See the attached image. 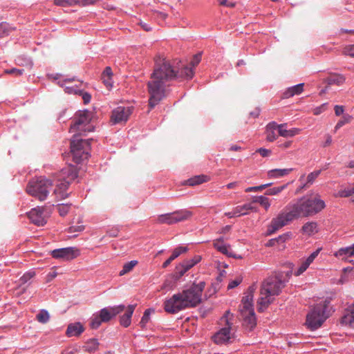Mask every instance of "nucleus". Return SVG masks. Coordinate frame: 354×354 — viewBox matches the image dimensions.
Returning <instances> with one entry per match:
<instances>
[{"mask_svg": "<svg viewBox=\"0 0 354 354\" xmlns=\"http://www.w3.org/2000/svg\"><path fill=\"white\" fill-rule=\"evenodd\" d=\"M326 207L325 202L319 194L306 196L289 203L284 212L274 218L268 227L267 234L271 235L286 225L289 222L301 216L307 217L320 212Z\"/></svg>", "mask_w": 354, "mask_h": 354, "instance_id": "obj_1", "label": "nucleus"}, {"mask_svg": "<svg viewBox=\"0 0 354 354\" xmlns=\"http://www.w3.org/2000/svg\"><path fill=\"white\" fill-rule=\"evenodd\" d=\"M205 283H192L185 288L182 292L174 294L164 303V308L169 313H177L187 308H193L201 302L203 291Z\"/></svg>", "mask_w": 354, "mask_h": 354, "instance_id": "obj_2", "label": "nucleus"}, {"mask_svg": "<svg viewBox=\"0 0 354 354\" xmlns=\"http://www.w3.org/2000/svg\"><path fill=\"white\" fill-rule=\"evenodd\" d=\"M177 73L169 60L156 55V102L165 96L167 82L176 77Z\"/></svg>", "mask_w": 354, "mask_h": 354, "instance_id": "obj_3", "label": "nucleus"}, {"mask_svg": "<svg viewBox=\"0 0 354 354\" xmlns=\"http://www.w3.org/2000/svg\"><path fill=\"white\" fill-rule=\"evenodd\" d=\"M285 282L279 276H272L266 279L262 283L260 297L258 300L259 311H263L281 292Z\"/></svg>", "mask_w": 354, "mask_h": 354, "instance_id": "obj_4", "label": "nucleus"}, {"mask_svg": "<svg viewBox=\"0 0 354 354\" xmlns=\"http://www.w3.org/2000/svg\"><path fill=\"white\" fill-rule=\"evenodd\" d=\"M77 177V170L75 166L68 165L56 174L54 180L56 182V189L54 192L60 195L61 198H65L67 194L65 191L69 185Z\"/></svg>", "mask_w": 354, "mask_h": 354, "instance_id": "obj_5", "label": "nucleus"}, {"mask_svg": "<svg viewBox=\"0 0 354 354\" xmlns=\"http://www.w3.org/2000/svg\"><path fill=\"white\" fill-rule=\"evenodd\" d=\"M234 315L229 310L220 319L219 324L221 326L213 336L212 339L216 344H226L230 343L234 338L232 332Z\"/></svg>", "mask_w": 354, "mask_h": 354, "instance_id": "obj_6", "label": "nucleus"}, {"mask_svg": "<svg viewBox=\"0 0 354 354\" xmlns=\"http://www.w3.org/2000/svg\"><path fill=\"white\" fill-rule=\"evenodd\" d=\"M53 187L50 180L43 177L30 180L26 187V192L32 196L43 201L48 196Z\"/></svg>", "mask_w": 354, "mask_h": 354, "instance_id": "obj_7", "label": "nucleus"}, {"mask_svg": "<svg viewBox=\"0 0 354 354\" xmlns=\"http://www.w3.org/2000/svg\"><path fill=\"white\" fill-rule=\"evenodd\" d=\"M329 301L326 299L319 304H317L307 314L306 325L311 330L319 328L328 317L326 314Z\"/></svg>", "mask_w": 354, "mask_h": 354, "instance_id": "obj_8", "label": "nucleus"}, {"mask_svg": "<svg viewBox=\"0 0 354 354\" xmlns=\"http://www.w3.org/2000/svg\"><path fill=\"white\" fill-rule=\"evenodd\" d=\"M92 113L84 110L75 115L74 123L71 125L70 132L77 135H84L86 133L93 131V126L91 124Z\"/></svg>", "mask_w": 354, "mask_h": 354, "instance_id": "obj_9", "label": "nucleus"}, {"mask_svg": "<svg viewBox=\"0 0 354 354\" xmlns=\"http://www.w3.org/2000/svg\"><path fill=\"white\" fill-rule=\"evenodd\" d=\"M78 136L79 135L75 134L73 140L71 142V152L73 160L77 163L88 158L90 142L92 140L80 139L78 138Z\"/></svg>", "mask_w": 354, "mask_h": 354, "instance_id": "obj_10", "label": "nucleus"}, {"mask_svg": "<svg viewBox=\"0 0 354 354\" xmlns=\"http://www.w3.org/2000/svg\"><path fill=\"white\" fill-rule=\"evenodd\" d=\"M191 216L192 213L187 210H181L173 213L161 214L156 218V224L166 223L168 225H171L187 220Z\"/></svg>", "mask_w": 354, "mask_h": 354, "instance_id": "obj_11", "label": "nucleus"}, {"mask_svg": "<svg viewBox=\"0 0 354 354\" xmlns=\"http://www.w3.org/2000/svg\"><path fill=\"white\" fill-rule=\"evenodd\" d=\"M52 257L62 261H70L80 255V251L74 247L55 249L50 252Z\"/></svg>", "mask_w": 354, "mask_h": 354, "instance_id": "obj_12", "label": "nucleus"}, {"mask_svg": "<svg viewBox=\"0 0 354 354\" xmlns=\"http://www.w3.org/2000/svg\"><path fill=\"white\" fill-rule=\"evenodd\" d=\"M131 107L118 106L112 111L111 122L118 124L127 122L131 114Z\"/></svg>", "mask_w": 354, "mask_h": 354, "instance_id": "obj_13", "label": "nucleus"}, {"mask_svg": "<svg viewBox=\"0 0 354 354\" xmlns=\"http://www.w3.org/2000/svg\"><path fill=\"white\" fill-rule=\"evenodd\" d=\"M44 207H37L32 209L28 216L31 222L37 225L42 226L46 223V218L44 215Z\"/></svg>", "mask_w": 354, "mask_h": 354, "instance_id": "obj_14", "label": "nucleus"}, {"mask_svg": "<svg viewBox=\"0 0 354 354\" xmlns=\"http://www.w3.org/2000/svg\"><path fill=\"white\" fill-rule=\"evenodd\" d=\"M60 86L64 88L66 93L69 94H77L79 93L80 87L82 84V82L72 79H66L62 82H59Z\"/></svg>", "mask_w": 354, "mask_h": 354, "instance_id": "obj_15", "label": "nucleus"}, {"mask_svg": "<svg viewBox=\"0 0 354 354\" xmlns=\"http://www.w3.org/2000/svg\"><path fill=\"white\" fill-rule=\"evenodd\" d=\"M243 320V326L249 330H252L257 325V319L254 310H240Z\"/></svg>", "mask_w": 354, "mask_h": 354, "instance_id": "obj_16", "label": "nucleus"}, {"mask_svg": "<svg viewBox=\"0 0 354 354\" xmlns=\"http://www.w3.org/2000/svg\"><path fill=\"white\" fill-rule=\"evenodd\" d=\"M321 251V248H318L313 252H312L305 260L301 262L300 266L294 271L295 276H299L302 274L309 267V266L313 262L315 259L318 256Z\"/></svg>", "mask_w": 354, "mask_h": 354, "instance_id": "obj_17", "label": "nucleus"}, {"mask_svg": "<svg viewBox=\"0 0 354 354\" xmlns=\"http://www.w3.org/2000/svg\"><path fill=\"white\" fill-rule=\"evenodd\" d=\"M266 140L269 142L274 141L279 133V124L275 122H271L266 125Z\"/></svg>", "mask_w": 354, "mask_h": 354, "instance_id": "obj_18", "label": "nucleus"}, {"mask_svg": "<svg viewBox=\"0 0 354 354\" xmlns=\"http://www.w3.org/2000/svg\"><path fill=\"white\" fill-rule=\"evenodd\" d=\"M253 293L251 288H249L248 292L243 297L241 304L240 306V310H254L253 308Z\"/></svg>", "mask_w": 354, "mask_h": 354, "instance_id": "obj_19", "label": "nucleus"}, {"mask_svg": "<svg viewBox=\"0 0 354 354\" xmlns=\"http://www.w3.org/2000/svg\"><path fill=\"white\" fill-rule=\"evenodd\" d=\"M136 305H129L126 309L124 314L120 317V324L127 328L130 326L131 323V316L133 313Z\"/></svg>", "mask_w": 354, "mask_h": 354, "instance_id": "obj_20", "label": "nucleus"}, {"mask_svg": "<svg viewBox=\"0 0 354 354\" xmlns=\"http://www.w3.org/2000/svg\"><path fill=\"white\" fill-rule=\"evenodd\" d=\"M97 0H54L55 5L58 6H68L74 4L87 5L95 3Z\"/></svg>", "mask_w": 354, "mask_h": 354, "instance_id": "obj_21", "label": "nucleus"}, {"mask_svg": "<svg viewBox=\"0 0 354 354\" xmlns=\"http://www.w3.org/2000/svg\"><path fill=\"white\" fill-rule=\"evenodd\" d=\"M286 124H279V135L283 138H291L297 134L301 131V129L298 128H292L290 129H286Z\"/></svg>", "mask_w": 354, "mask_h": 354, "instance_id": "obj_22", "label": "nucleus"}, {"mask_svg": "<svg viewBox=\"0 0 354 354\" xmlns=\"http://www.w3.org/2000/svg\"><path fill=\"white\" fill-rule=\"evenodd\" d=\"M214 248L221 253L227 256H232V250L229 245L224 243L223 238L217 239L214 241Z\"/></svg>", "mask_w": 354, "mask_h": 354, "instance_id": "obj_23", "label": "nucleus"}, {"mask_svg": "<svg viewBox=\"0 0 354 354\" xmlns=\"http://www.w3.org/2000/svg\"><path fill=\"white\" fill-rule=\"evenodd\" d=\"M235 214L237 216H244L249 213V212H257V208L252 205V203H246L243 205H239L234 207Z\"/></svg>", "mask_w": 354, "mask_h": 354, "instance_id": "obj_24", "label": "nucleus"}, {"mask_svg": "<svg viewBox=\"0 0 354 354\" xmlns=\"http://www.w3.org/2000/svg\"><path fill=\"white\" fill-rule=\"evenodd\" d=\"M84 331V327L80 322L71 324L66 330L68 337L78 336Z\"/></svg>", "mask_w": 354, "mask_h": 354, "instance_id": "obj_25", "label": "nucleus"}, {"mask_svg": "<svg viewBox=\"0 0 354 354\" xmlns=\"http://www.w3.org/2000/svg\"><path fill=\"white\" fill-rule=\"evenodd\" d=\"M293 171V168L274 169L268 171V176L271 178H279L288 175Z\"/></svg>", "mask_w": 354, "mask_h": 354, "instance_id": "obj_26", "label": "nucleus"}, {"mask_svg": "<svg viewBox=\"0 0 354 354\" xmlns=\"http://www.w3.org/2000/svg\"><path fill=\"white\" fill-rule=\"evenodd\" d=\"M346 78L342 74H332L325 79L324 82L328 85L335 84L337 86L342 85L345 82Z\"/></svg>", "mask_w": 354, "mask_h": 354, "instance_id": "obj_27", "label": "nucleus"}, {"mask_svg": "<svg viewBox=\"0 0 354 354\" xmlns=\"http://www.w3.org/2000/svg\"><path fill=\"white\" fill-rule=\"evenodd\" d=\"M304 90V84L300 83L297 85L289 87L283 94L284 98H288L295 95H299Z\"/></svg>", "mask_w": 354, "mask_h": 354, "instance_id": "obj_28", "label": "nucleus"}, {"mask_svg": "<svg viewBox=\"0 0 354 354\" xmlns=\"http://www.w3.org/2000/svg\"><path fill=\"white\" fill-rule=\"evenodd\" d=\"M354 194V184L348 186H342L337 194H335V197L348 198Z\"/></svg>", "mask_w": 354, "mask_h": 354, "instance_id": "obj_29", "label": "nucleus"}, {"mask_svg": "<svg viewBox=\"0 0 354 354\" xmlns=\"http://www.w3.org/2000/svg\"><path fill=\"white\" fill-rule=\"evenodd\" d=\"M351 247H345L339 248L334 253V256L342 261H349L348 258L352 257Z\"/></svg>", "mask_w": 354, "mask_h": 354, "instance_id": "obj_30", "label": "nucleus"}, {"mask_svg": "<svg viewBox=\"0 0 354 354\" xmlns=\"http://www.w3.org/2000/svg\"><path fill=\"white\" fill-rule=\"evenodd\" d=\"M317 231V224L315 222H308L301 228L302 233L308 236L313 235Z\"/></svg>", "mask_w": 354, "mask_h": 354, "instance_id": "obj_31", "label": "nucleus"}, {"mask_svg": "<svg viewBox=\"0 0 354 354\" xmlns=\"http://www.w3.org/2000/svg\"><path fill=\"white\" fill-rule=\"evenodd\" d=\"M201 259L202 258L200 255H195L190 259L183 261L182 263L177 265V267H186L189 270L198 263L201 261Z\"/></svg>", "mask_w": 354, "mask_h": 354, "instance_id": "obj_32", "label": "nucleus"}, {"mask_svg": "<svg viewBox=\"0 0 354 354\" xmlns=\"http://www.w3.org/2000/svg\"><path fill=\"white\" fill-rule=\"evenodd\" d=\"M98 346L99 342L96 339H90L85 343L84 349L85 351L91 353L95 351Z\"/></svg>", "mask_w": 354, "mask_h": 354, "instance_id": "obj_33", "label": "nucleus"}, {"mask_svg": "<svg viewBox=\"0 0 354 354\" xmlns=\"http://www.w3.org/2000/svg\"><path fill=\"white\" fill-rule=\"evenodd\" d=\"M148 90L150 95L149 105L153 108L155 106V81L151 80L148 82Z\"/></svg>", "mask_w": 354, "mask_h": 354, "instance_id": "obj_34", "label": "nucleus"}, {"mask_svg": "<svg viewBox=\"0 0 354 354\" xmlns=\"http://www.w3.org/2000/svg\"><path fill=\"white\" fill-rule=\"evenodd\" d=\"M253 202L259 203L266 210L270 207V199L264 196H255L253 198Z\"/></svg>", "mask_w": 354, "mask_h": 354, "instance_id": "obj_35", "label": "nucleus"}, {"mask_svg": "<svg viewBox=\"0 0 354 354\" xmlns=\"http://www.w3.org/2000/svg\"><path fill=\"white\" fill-rule=\"evenodd\" d=\"M207 180V177L204 175L196 176L187 180V185L190 186H194L196 185L201 184Z\"/></svg>", "mask_w": 354, "mask_h": 354, "instance_id": "obj_36", "label": "nucleus"}, {"mask_svg": "<svg viewBox=\"0 0 354 354\" xmlns=\"http://www.w3.org/2000/svg\"><path fill=\"white\" fill-rule=\"evenodd\" d=\"M342 322L343 324L354 328V305L351 313L342 317Z\"/></svg>", "mask_w": 354, "mask_h": 354, "instance_id": "obj_37", "label": "nucleus"}, {"mask_svg": "<svg viewBox=\"0 0 354 354\" xmlns=\"http://www.w3.org/2000/svg\"><path fill=\"white\" fill-rule=\"evenodd\" d=\"M288 183L283 185L281 186L274 187L266 190L265 194L268 196L278 195L283 190L287 188Z\"/></svg>", "mask_w": 354, "mask_h": 354, "instance_id": "obj_38", "label": "nucleus"}, {"mask_svg": "<svg viewBox=\"0 0 354 354\" xmlns=\"http://www.w3.org/2000/svg\"><path fill=\"white\" fill-rule=\"evenodd\" d=\"M320 174L321 170H317L310 173L307 176L306 183L302 185L301 189L307 187L308 185H312L314 183L315 180L319 176Z\"/></svg>", "mask_w": 354, "mask_h": 354, "instance_id": "obj_39", "label": "nucleus"}, {"mask_svg": "<svg viewBox=\"0 0 354 354\" xmlns=\"http://www.w3.org/2000/svg\"><path fill=\"white\" fill-rule=\"evenodd\" d=\"M36 319L39 322H40L41 324H46L48 322V320L50 319V315L47 310H41L36 315Z\"/></svg>", "mask_w": 354, "mask_h": 354, "instance_id": "obj_40", "label": "nucleus"}, {"mask_svg": "<svg viewBox=\"0 0 354 354\" xmlns=\"http://www.w3.org/2000/svg\"><path fill=\"white\" fill-rule=\"evenodd\" d=\"M188 251V248L187 246L183 245H179L177 248H176L173 252L171 255L170 256L171 257V259H175L177 257H178L180 254H184Z\"/></svg>", "mask_w": 354, "mask_h": 354, "instance_id": "obj_41", "label": "nucleus"}, {"mask_svg": "<svg viewBox=\"0 0 354 354\" xmlns=\"http://www.w3.org/2000/svg\"><path fill=\"white\" fill-rule=\"evenodd\" d=\"M352 120V116L346 114L344 115L342 118L338 121V122L336 124L335 127V131H337L339 129H340L342 127H343L344 124L349 123Z\"/></svg>", "mask_w": 354, "mask_h": 354, "instance_id": "obj_42", "label": "nucleus"}, {"mask_svg": "<svg viewBox=\"0 0 354 354\" xmlns=\"http://www.w3.org/2000/svg\"><path fill=\"white\" fill-rule=\"evenodd\" d=\"M352 270L351 268H345L343 269L344 273L341 275L340 278L337 280V281H333V283L337 284H344L345 283H347L349 281V277L348 274H346L347 271Z\"/></svg>", "mask_w": 354, "mask_h": 354, "instance_id": "obj_43", "label": "nucleus"}, {"mask_svg": "<svg viewBox=\"0 0 354 354\" xmlns=\"http://www.w3.org/2000/svg\"><path fill=\"white\" fill-rule=\"evenodd\" d=\"M194 74V68L192 66H186L183 68L181 71V75L187 79H191L193 77Z\"/></svg>", "mask_w": 354, "mask_h": 354, "instance_id": "obj_44", "label": "nucleus"}, {"mask_svg": "<svg viewBox=\"0 0 354 354\" xmlns=\"http://www.w3.org/2000/svg\"><path fill=\"white\" fill-rule=\"evenodd\" d=\"M151 311H153V310H151V309H147L145 311L144 315H143V316L141 319V321L140 322V324H139L142 328H145L146 324H147V322L149 320V315Z\"/></svg>", "mask_w": 354, "mask_h": 354, "instance_id": "obj_45", "label": "nucleus"}, {"mask_svg": "<svg viewBox=\"0 0 354 354\" xmlns=\"http://www.w3.org/2000/svg\"><path fill=\"white\" fill-rule=\"evenodd\" d=\"M71 208V205L68 204H59L57 206V209L60 216H66Z\"/></svg>", "mask_w": 354, "mask_h": 354, "instance_id": "obj_46", "label": "nucleus"}, {"mask_svg": "<svg viewBox=\"0 0 354 354\" xmlns=\"http://www.w3.org/2000/svg\"><path fill=\"white\" fill-rule=\"evenodd\" d=\"M291 233L288 232L283 234H281L277 238H276L277 240V245H283L284 243H286L288 240L290 239ZM282 248H283V245H281Z\"/></svg>", "mask_w": 354, "mask_h": 354, "instance_id": "obj_47", "label": "nucleus"}, {"mask_svg": "<svg viewBox=\"0 0 354 354\" xmlns=\"http://www.w3.org/2000/svg\"><path fill=\"white\" fill-rule=\"evenodd\" d=\"M11 30V28L9 24L6 23L0 24V37L8 35Z\"/></svg>", "mask_w": 354, "mask_h": 354, "instance_id": "obj_48", "label": "nucleus"}, {"mask_svg": "<svg viewBox=\"0 0 354 354\" xmlns=\"http://www.w3.org/2000/svg\"><path fill=\"white\" fill-rule=\"evenodd\" d=\"M125 309V306L124 305H119L117 306H114L110 308H108L109 310L110 315L111 317H115L118 314L120 313Z\"/></svg>", "mask_w": 354, "mask_h": 354, "instance_id": "obj_49", "label": "nucleus"}, {"mask_svg": "<svg viewBox=\"0 0 354 354\" xmlns=\"http://www.w3.org/2000/svg\"><path fill=\"white\" fill-rule=\"evenodd\" d=\"M272 185V183H267L261 185L259 186H254V187H249L245 189V192H260L263 189H266L268 187H270Z\"/></svg>", "mask_w": 354, "mask_h": 354, "instance_id": "obj_50", "label": "nucleus"}, {"mask_svg": "<svg viewBox=\"0 0 354 354\" xmlns=\"http://www.w3.org/2000/svg\"><path fill=\"white\" fill-rule=\"evenodd\" d=\"M100 317L104 322H109L112 318L109 310L106 308L100 310Z\"/></svg>", "mask_w": 354, "mask_h": 354, "instance_id": "obj_51", "label": "nucleus"}, {"mask_svg": "<svg viewBox=\"0 0 354 354\" xmlns=\"http://www.w3.org/2000/svg\"><path fill=\"white\" fill-rule=\"evenodd\" d=\"M189 269L186 267H177L176 266V272L174 274V277L176 279H180L181 277H183Z\"/></svg>", "mask_w": 354, "mask_h": 354, "instance_id": "obj_52", "label": "nucleus"}, {"mask_svg": "<svg viewBox=\"0 0 354 354\" xmlns=\"http://www.w3.org/2000/svg\"><path fill=\"white\" fill-rule=\"evenodd\" d=\"M103 322L101 317L99 316L94 317L91 322V327L93 329H97Z\"/></svg>", "mask_w": 354, "mask_h": 354, "instance_id": "obj_53", "label": "nucleus"}, {"mask_svg": "<svg viewBox=\"0 0 354 354\" xmlns=\"http://www.w3.org/2000/svg\"><path fill=\"white\" fill-rule=\"evenodd\" d=\"M35 276L34 272H28L25 273L19 279L21 284L26 283L28 281Z\"/></svg>", "mask_w": 354, "mask_h": 354, "instance_id": "obj_54", "label": "nucleus"}, {"mask_svg": "<svg viewBox=\"0 0 354 354\" xmlns=\"http://www.w3.org/2000/svg\"><path fill=\"white\" fill-rule=\"evenodd\" d=\"M24 69H18L13 68L12 69H8L5 71V73L7 74H12L15 76H20L24 73Z\"/></svg>", "mask_w": 354, "mask_h": 354, "instance_id": "obj_55", "label": "nucleus"}, {"mask_svg": "<svg viewBox=\"0 0 354 354\" xmlns=\"http://www.w3.org/2000/svg\"><path fill=\"white\" fill-rule=\"evenodd\" d=\"M77 95L82 96V99L84 100V104H88L90 102L91 95L88 93L83 92L81 89H80L79 93H77Z\"/></svg>", "mask_w": 354, "mask_h": 354, "instance_id": "obj_56", "label": "nucleus"}, {"mask_svg": "<svg viewBox=\"0 0 354 354\" xmlns=\"http://www.w3.org/2000/svg\"><path fill=\"white\" fill-rule=\"evenodd\" d=\"M102 80L107 88L112 87V77L102 75Z\"/></svg>", "mask_w": 354, "mask_h": 354, "instance_id": "obj_57", "label": "nucleus"}, {"mask_svg": "<svg viewBox=\"0 0 354 354\" xmlns=\"http://www.w3.org/2000/svg\"><path fill=\"white\" fill-rule=\"evenodd\" d=\"M256 152L259 153L262 157H268L272 153L270 149L265 148H259L256 151Z\"/></svg>", "mask_w": 354, "mask_h": 354, "instance_id": "obj_58", "label": "nucleus"}, {"mask_svg": "<svg viewBox=\"0 0 354 354\" xmlns=\"http://www.w3.org/2000/svg\"><path fill=\"white\" fill-rule=\"evenodd\" d=\"M137 261H131L127 263H125L123 267L127 270L128 272H131L132 269L137 264Z\"/></svg>", "mask_w": 354, "mask_h": 354, "instance_id": "obj_59", "label": "nucleus"}, {"mask_svg": "<svg viewBox=\"0 0 354 354\" xmlns=\"http://www.w3.org/2000/svg\"><path fill=\"white\" fill-rule=\"evenodd\" d=\"M344 54L354 57V44L346 46L344 50Z\"/></svg>", "mask_w": 354, "mask_h": 354, "instance_id": "obj_60", "label": "nucleus"}, {"mask_svg": "<svg viewBox=\"0 0 354 354\" xmlns=\"http://www.w3.org/2000/svg\"><path fill=\"white\" fill-rule=\"evenodd\" d=\"M201 54H197V55H194V57H193V59L190 63L192 66L193 68H194L196 65H198V63L201 62Z\"/></svg>", "mask_w": 354, "mask_h": 354, "instance_id": "obj_61", "label": "nucleus"}, {"mask_svg": "<svg viewBox=\"0 0 354 354\" xmlns=\"http://www.w3.org/2000/svg\"><path fill=\"white\" fill-rule=\"evenodd\" d=\"M241 281V280L239 279L230 281L227 286L228 289H232L238 286L240 284Z\"/></svg>", "mask_w": 354, "mask_h": 354, "instance_id": "obj_62", "label": "nucleus"}, {"mask_svg": "<svg viewBox=\"0 0 354 354\" xmlns=\"http://www.w3.org/2000/svg\"><path fill=\"white\" fill-rule=\"evenodd\" d=\"M84 229L83 225L72 226L68 228V232H81Z\"/></svg>", "mask_w": 354, "mask_h": 354, "instance_id": "obj_63", "label": "nucleus"}, {"mask_svg": "<svg viewBox=\"0 0 354 354\" xmlns=\"http://www.w3.org/2000/svg\"><path fill=\"white\" fill-rule=\"evenodd\" d=\"M334 109H335V113L337 116L343 114L344 111V106H339V105H335Z\"/></svg>", "mask_w": 354, "mask_h": 354, "instance_id": "obj_64", "label": "nucleus"}]
</instances>
